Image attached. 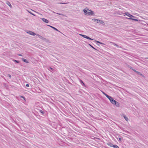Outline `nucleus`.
<instances>
[{"label":"nucleus","mask_w":148,"mask_h":148,"mask_svg":"<svg viewBox=\"0 0 148 148\" xmlns=\"http://www.w3.org/2000/svg\"><path fill=\"white\" fill-rule=\"evenodd\" d=\"M80 35L84 38H86V39H87V38L88 36H87L86 35H82V34H80Z\"/></svg>","instance_id":"nucleus-15"},{"label":"nucleus","mask_w":148,"mask_h":148,"mask_svg":"<svg viewBox=\"0 0 148 148\" xmlns=\"http://www.w3.org/2000/svg\"><path fill=\"white\" fill-rule=\"evenodd\" d=\"M57 14H59V15H61V14H60V13H57Z\"/></svg>","instance_id":"nucleus-38"},{"label":"nucleus","mask_w":148,"mask_h":148,"mask_svg":"<svg viewBox=\"0 0 148 148\" xmlns=\"http://www.w3.org/2000/svg\"><path fill=\"white\" fill-rule=\"evenodd\" d=\"M22 60L25 62L28 63V61L26 59L24 58H22Z\"/></svg>","instance_id":"nucleus-14"},{"label":"nucleus","mask_w":148,"mask_h":148,"mask_svg":"<svg viewBox=\"0 0 148 148\" xmlns=\"http://www.w3.org/2000/svg\"><path fill=\"white\" fill-rule=\"evenodd\" d=\"M99 23H100L101 24L103 25H104L105 24L104 22L102 20H99Z\"/></svg>","instance_id":"nucleus-13"},{"label":"nucleus","mask_w":148,"mask_h":148,"mask_svg":"<svg viewBox=\"0 0 148 148\" xmlns=\"http://www.w3.org/2000/svg\"><path fill=\"white\" fill-rule=\"evenodd\" d=\"M119 140H120H120H121V138H119Z\"/></svg>","instance_id":"nucleus-39"},{"label":"nucleus","mask_w":148,"mask_h":148,"mask_svg":"<svg viewBox=\"0 0 148 148\" xmlns=\"http://www.w3.org/2000/svg\"><path fill=\"white\" fill-rule=\"evenodd\" d=\"M47 26H49L50 27H51V28H53V29H54L55 30L58 31V32L60 33H61V32L60 31H59L57 29H56V28H55V27H53L52 26H51V25H47Z\"/></svg>","instance_id":"nucleus-5"},{"label":"nucleus","mask_w":148,"mask_h":148,"mask_svg":"<svg viewBox=\"0 0 148 148\" xmlns=\"http://www.w3.org/2000/svg\"><path fill=\"white\" fill-rule=\"evenodd\" d=\"M113 147L114 148H119V147L116 145H113Z\"/></svg>","instance_id":"nucleus-18"},{"label":"nucleus","mask_w":148,"mask_h":148,"mask_svg":"<svg viewBox=\"0 0 148 148\" xmlns=\"http://www.w3.org/2000/svg\"><path fill=\"white\" fill-rule=\"evenodd\" d=\"M92 20L94 22H96L97 23H99V20L95 18H93L92 19Z\"/></svg>","instance_id":"nucleus-7"},{"label":"nucleus","mask_w":148,"mask_h":148,"mask_svg":"<svg viewBox=\"0 0 148 148\" xmlns=\"http://www.w3.org/2000/svg\"><path fill=\"white\" fill-rule=\"evenodd\" d=\"M95 42H97V43H100V44H103V43H101L100 42H99V41H97V40H95Z\"/></svg>","instance_id":"nucleus-21"},{"label":"nucleus","mask_w":148,"mask_h":148,"mask_svg":"<svg viewBox=\"0 0 148 148\" xmlns=\"http://www.w3.org/2000/svg\"><path fill=\"white\" fill-rule=\"evenodd\" d=\"M107 144L108 145V146H110V147H113V145L112 143H111L110 142L108 143H107Z\"/></svg>","instance_id":"nucleus-11"},{"label":"nucleus","mask_w":148,"mask_h":148,"mask_svg":"<svg viewBox=\"0 0 148 148\" xmlns=\"http://www.w3.org/2000/svg\"><path fill=\"white\" fill-rule=\"evenodd\" d=\"M26 86H27V87H29V85L28 84H27L26 85Z\"/></svg>","instance_id":"nucleus-30"},{"label":"nucleus","mask_w":148,"mask_h":148,"mask_svg":"<svg viewBox=\"0 0 148 148\" xmlns=\"http://www.w3.org/2000/svg\"><path fill=\"white\" fill-rule=\"evenodd\" d=\"M133 70L134 72H136V71H136L134 70V69H132Z\"/></svg>","instance_id":"nucleus-35"},{"label":"nucleus","mask_w":148,"mask_h":148,"mask_svg":"<svg viewBox=\"0 0 148 148\" xmlns=\"http://www.w3.org/2000/svg\"><path fill=\"white\" fill-rule=\"evenodd\" d=\"M134 18H126L128 19H131L132 20L135 21H138V20Z\"/></svg>","instance_id":"nucleus-12"},{"label":"nucleus","mask_w":148,"mask_h":148,"mask_svg":"<svg viewBox=\"0 0 148 148\" xmlns=\"http://www.w3.org/2000/svg\"><path fill=\"white\" fill-rule=\"evenodd\" d=\"M107 98L109 99L112 104H115L116 106H119L118 103L117 105H116V103H118V102L114 100L111 97L109 96V97H108Z\"/></svg>","instance_id":"nucleus-1"},{"label":"nucleus","mask_w":148,"mask_h":148,"mask_svg":"<svg viewBox=\"0 0 148 148\" xmlns=\"http://www.w3.org/2000/svg\"><path fill=\"white\" fill-rule=\"evenodd\" d=\"M8 76L10 77V78H11V75L10 74H8Z\"/></svg>","instance_id":"nucleus-31"},{"label":"nucleus","mask_w":148,"mask_h":148,"mask_svg":"<svg viewBox=\"0 0 148 148\" xmlns=\"http://www.w3.org/2000/svg\"><path fill=\"white\" fill-rule=\"evenodd\" d=\"M83 11H84V13H85L86 14H87V12H88V11L87 10H86L85 9H84L83 10Z\"/></svg>","instance_id":"nucleus-16"},{"label":"nucleus","mask_w":148,"mask_h":148,"mask_svg":"<svg viewBox=\"0 0 148 148\" xmlns=\"http://www.w3.org/2000/svg\"><path fill=\"white\" fill-rule=\"evenodd\" d=\"M125 14L127 15V16L129 17L130 18H134V16H133V15L130 14L128 12H126L125 13Z\"/></svg>","instance_id":"nucleus-2"},{"label":"nucleus","mask_w":148,"mask_h":148,"mask_svg":"<svg viewBox=\"0 0 148 148\" xmlns=\"http://www.w3.org/2000/svg\"><path fill=\"white\" fill-rule=\"evenodd\" d=\"M88 10V11L87 14H88V15H92L93 14V12L90 10Z\"/></svg>","instance_id":"nucleus-3"},{"label":"nucleus","mask_w":148,"mask_h":148,"mask_svg":"<svg viewBox=\"0 0 148 148\" xmlns=\"http://www.w3.org/2000/svg\"><path fill=\"white\" fill-rule=\"evenodd\" d=\"M36 35H37V36H38L39 37V38L40 37V35H39V34H37Z\"/></svg>","instance_id":"nucleus-32"},{"label":"nucleus","mask_w":148,"mask_h":148,"mask_svg":"<svg viewBox=\"0 0 148 148\" xmlns=\"http://www.w3.org/2000/svg\"><path fill=\"white\" fill-rule=\"evenodd\" d=\"M90 46V47H92V48L94 49H96L94 48L91 45H90L89 44V45Z\"/></svg>","instance_id":"nucleus-29"},{"label":"nucleus","mask_w":148,"mask_h":148,"mask_svg":"<svg viewBox=\"0 0 148 148\" xmlns=\"http://www.w3.org/2000/svg\"><path fill=\"white\" fill-rule=\"evenodd\" d=\"M40 112L42 114H44L45 113L42 110H40Z\"/></svg>","instance_id":"nucleus-25"},{"label":"nucleus","mask_w":148,"mask_h":148,"mask_svg":"<svg viewBox=\"0 0 148 148\" xmlns=\"http://www.w3.org/2000/svg\"><path fill=\"white\" fill-rule=\"evenodd\" d=\"M27 32L28 34L32 36H35L36 34L34 33V32L30 31H29Z\"/></svg>","instance_id":"nucleus-4"},{"label":"nucleus","mask_w":148,"mask_h":148,"mask_svg":"<svg viewBox=\"0 0 148 148\" xmlns=\"http://www.w3.org/2000/svg\"><path fill=\"white\" fill-rule=\"evenodd\" d=\"M136 72L139 75H142L141 73L139 72H138V71H136Z\"/></svg>","instance_id":"nucleus-23"},{"label":"nucleus","mask_w":148,"mask_h":148,"mask_svg":"<svg viewBox=\"0 0 148 148\" xmlns=\"http://www.w3.org/2000/svg\"><path fill=\"white\" fill-rule=\"evenodd\" d=\"M6 3L8 5H9L10 6V8H12V5H11L9 1H6Z\"/></svg>","instance_id":"nucleus-8"},{"label":"nucleus","mask_w":148,"mask_h":148,"mask_svg":"<svg viewBox=\"0 0 148 148\" xmlns=\"http://www.w3.org/2000/svg\"><path fill=\"white\" fill-rule=\"evenodd\" d=\"M50 69H51V70H53V69H52V68H51V67H50Z\"/></svg>","instance_id":"nucleus-36"},{"label":"nucleus","mask_w":148,"mask_h":148,"mask_svg":"<svg viewBox=\"0 0 148 148\" xmlns=\"http://www.w3.org/2000/svg\"><path fill=\"white\" fill-rule=\"evenodd\" d=\"M27 11L29 13H30L31 14H32V15H33V16H35V15L34 14L32 13V12L28 10Z\"/></svg>","instance_id":"nucleus-19"},{"label":"nucleus","mask_w":148,"mask_h":148,"mask_svg":"<svg viewBox=\"0 0 148 148\" xmlns=\"http://www.w3.org/2000/svg\"><path fill=\"white\" fill-rule=\"evenodd\" d=\"M129 68H130V69H132V70L133 69H132V67H130Z\"/></svg>","instance_id":"nucleus-37"},{"label":"nucleus","mask_w":148,"mask_h":148,"mask_svg":"<svg viewBox=\"0 0 148 148\" xmlns=\"http://www.w3.org/2000/svg\"><path fill=\"white\" fill-rule=\"evenodd\" d=\"M14 61L16 63H19V61H18L17 60H14Z\"/></svg>","instance_id":"nucleus-26"},{"label":"nucleus","mask_w":148,"mask_h":148,"mask_svg":"<svg viewBox=\"0 0 148 148\" xmlns=\"http://www.w3.org/2000/svg\"><path fill=\"white\" fill-rule=\"evenodd\" d=\"M87 39H89V40H93V39L90 38V37H89L88 36V37H87Z\"/></svg>","instance_id":"nucleus-28"},{"label":"nucleus","mask_w":148,"mask_h":148,"mask_svg":"<svg viewBox=\"0 0 148 148\" xmlns=\"http://www.w3.org/2000/svg\"><path fill=\"white\" fill-rule=\"evenodd\" d=\"M110 43H112V44L113 45H114V46L117 47L122 48V47H121L119 46L118 45H117V44H115L114 42H110Z\"/></svg>","instance_id":"nucleus-6"},{"label":"nucleus","mask_w":148,"mask_h":148,"mask_svg":"<svg viewBox=\"0 0 148 148\" xmlns=\"http://www.w3.org/2000/svg\"><path fill=\"white\" fill-rule=\"evenodd\" d=\"M42 19L43 22H45L46 23H48L49 22L45 18H42Z\"/></svg>","instance_id":"nucleus-9"},{"label":"nucleus","mask_w":148,"mask_h":148,"mask_svg":"<svg viewBox=\"0 0 148 148\" xmlns=\"http://www.w3.org/2000/svg\"><path fill=\"white\" fill-rule=\"evenodd\" d=\"M80 81V82L82 83V84H83V85H84V82H83V81L82 80H81V79H80L79 80Z\"/></svg>","instance_id":"nucleus-20"},{"label":"nucleus","mask_w":148,"mask_h":148,"mask_svg":"<svg viewBox=\"0 0 148 148\" xmlns=\"http://www.w3.org/2000/svg\"><path fill=\"white\" fill-rule=\"evenodd\" d=\"M102 93L104 94L107 97H109V96L106 94L104 92H102Z\"/></svg>","instance_id":"nucleus-17"},{"label":"nucleus","mask_w":148,"mask_h":148,"mask_svg":"<svg viewBox=\"0 0 148 148\" xmlns=\"http://www.w3.org/2000/svg\"><path fill=\"white\" fill-rule=\"evenodd\" d=\"M95 42H97V43H100V44H103V43H101L100 42H99V41H97V40H95Z\"/></svg>","instance_id":"nucleus-22"},{"label":"nucleus","mask_w":148,"mask_h":148,"mask_svg":"<svg viewBox=\"0 0 148 148\" xmlns=\"http://www.w3.org/2000/svg\"><path fill=\"white\" fill-rule=\"evenodd\" d=\"M60 4H66V3H60Z\"/></svg>","instance_id":"nucleus-33"},{"label":"nucleus","mask_w":148,"mask_h":148,"mask_svg":"<svg viewBox=\"0 0 148 148\" xmlns=\"http://www.w3.org/2000/svg\"><path fill=\"white\" fill-rule=\"evenodd\" d=\"M21 97L23 98L25 101V98L23 96H20Z\"/></svg>","instance_id":"nucleus-24"},{"label":"nucleus","mask_w":148,"mask_h":148,"mask_svg":"<svg viewBox=\"0 0 148 148\" xmlns=\"http://www.w3.org/2000/svg\"><path fill=\"white\" fill-rule=\"evenodd\" d=\"M123 116L125 120L127 121L128 120V118L126 116V115L124 114H123Z\"/></svg>","instance_id":"nucleus-10"},{"label":"nucleus","mask_w":148,"mask_h":148,"mask_svg":"<svg viewBox=\"0 0 148 148\" xmlns=\"http://www.w3.org/2000/svg\"><path fill=\"white\" fill-rule=\"evenodd\" d=\"M39 38H40L42 39V40L44 39V38L43 37H42V36H40V37H39Z\"/></svg>","instance_id":"nucleus-27"},{"label":"nucleus","mask_w":148,"mask_h":148,"mask_svg":"<svg viewBox=\"0 0 148 148\" xmlns=\"http://www.w3.org/2000/svg\"><path fill=\"white\" fill-rule=\"evenodd\" d=\"M18 55L20 56H22V55L21 54H18Z\"/></svg>","instance_id":"nucleus-34"}]
</instances>
